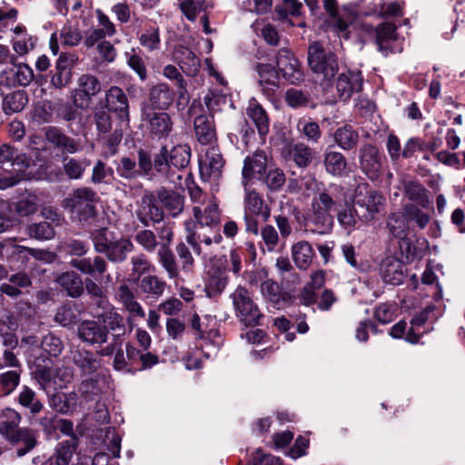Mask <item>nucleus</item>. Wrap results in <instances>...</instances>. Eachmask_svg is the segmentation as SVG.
Instances as JSON below:
<instances>
[{
    "label": "nucleus",
    "instance_id": "nucleus-39",
    "mask_svg": "<svg viewBox=\"0 0 465 465\" xmlns=\"http://www.w3.org/2000/svg\"><path fill=\"white\" fill-rule=\"evenodd\" d=\"M246 114L256 126L261 136L268 134L270 126L268 115L262 106L255 100L249 103Z\"/></svg>",
    "mask_w": 465,
    "mask_h": 465
},
{
    "label": "nucleus",
    "instance_id": "nucleus-29",
    "mask_svg": "<svg viewBox=\"0 0 465 465\" xmlns=\"http://www.w3.org/2000/svg\"><path fill=\"white\" fill-rule=\"evenodd\" d=\"M45 138L50 143L62 150L64 153H74L79 150L78 143L56 127H47L45 130Z\"/></svg>",
    "mask_w": 465,
    "mask_h": 465
},
{
    "label": "nucleus",
    "instance_id": "nucleus-56",
    "mask_svg": "<svg viewBox=\"0 0 465 465\" xmlns=\"http://www.w3.org/2000/svg\"><path fill=\"white\" fill-rule=\"evenodd\" d=\"M58 249L69 255L84 256L87 253L89 245L84 241L69 238L62 241L58 245Z\"/></svg>",
    "mask_w": 465,
    "mask_h": 465
},
{
    "label": "nucleus",
    "instance_id": "nucleus-31",
    "mask_svg": "<svg viewBox=\"0 0 465 465\" xmlns=\"http://www.w3.org/2000/svg\"><path fill=\"white\" fill-rule=\"evenodd\" d=\"M158 200L172 217L178 216L183 211L184 197L177 192L162 189L158 191Z\"/></svg>",
    "mask_w": 465,
    "mask_h": 465
},
{
    "label": "nucleus",
    "instance_id": "nucleus-45",
    "mask_svg": "<svg viewBox=\"0 0 465 465\" xmlns=\"http://www.w3.org/2000/svg\"><path fill=\"white\" fill-rule=\"evenodd\" d=\"M358 139V133L348 124L338 128L334 133L336 143L345 151L353 149L357 145Z\"/></svg>",
    "mask_w": 465,
    "mask_h": 465
},
{
    "label": "nucleus",
    "instance_id": "nucleus-22",
    "mask_svg": "<svg viewBox=\"0 0 465 465\" xmlns=\"http://www.w3.org/2000/svg\"><path fill=\"white\" fill-rule=\"evenodd\" d=\"M47 401L53 411L63 415H70L77 409L78 395L75 391H55L47 393Z\"/></svg>",
    "mask_w": 465,
    "mask_h": 465
},
{
    "label": "nucleus",
    "instance_id": "nucleus-57",
    "mask_svg": "<svg viewBox=\"0 0 465 465\" xmlns=\"http://www.w3.org/2000/svg\"><path fill=\"white\" fill-rule=\"evenodd\" d=\"M297 129L308 141L318 143L321 139L322 132L316 122L302 118L297 123Z\"/></svg>",
    "mask_w": 465,
    "mask_h": 465
},
{
    "label": "nucleus",
    "instance_id": "nucleus-33",
    "mask_svg": "<svg viewBox=\"0 0 465 465\" xmlns=\"http://www.w3.org/2000/svg\"><path fill=\"white\" fill-rule=\"evenodd\" d=\"M194 132L198 142L202 144H212L216 140L213 121L205 114L198 115L193 121Z\"/></svg>",
    "mask_w": 465,
    "mask_h": 465
},
{
    "label": "nucleus",
    "instance_id": "nucleus-44",
    "mask_svg": "<svg viewBox=\"0 0 465 465\" xmlns=\"http://www.w3.org/2000/svg\"><path fill=\"white\" fill-rule=\"evenodd\" d=\"M17 402L24 408L28 409L33 414H38L44 408L43 403L37 398L36 393L30 387L24 385L17 395Z\"/></svg>",
    "mask_w": 465,
    "mask_h": 465
},
{
    "label": "nucleus",
    "instance_id": "nucleus-20",
    "mask_svg": "<svg viewBox=\"0 0 465 465\" xmlns=\"http://www.w3.org/2000/svg\"><path fill=\"white\" fill-rule=\"evenodd\" d=\"M204 291L210 298L220 295L229 282L226 268L212 265L206 272Z\"/></svg>",
    "mask_w": 465,
    "mask_h": 465
},
{
    "label": "nucleus",
    "instance_id": "nucleus-54",
    "mask_svg": "<svg viewBox=\"0 0 465 465\" xmlns=\"http://www.w3.org/2000/svg\"><path fill=\"white\" fill-rule=\"evenodd\" d=\"M83 39L79 28L65 25L59 32V42L63 47H74L80 44Z\"/></svg>",
    "mask_w": 465,
    "mask_h": 465
},
{
    "label": "nucleus",
    "instance_id": "nucleus-41",
    "mask_svg": "<svg viewBox=\"0 0 465 465\" xmlns=\"http://www.w3.org/2000/svg\"><path fill=\"white\" fill-rule=\"evenodd\" d=\"M402 184L404 193L409 200L415 202L422 208L430 206V201L428 191L421 183L416 181H404Z\"/></svg>",
    "mask_w": 465,
    "mask_h": 465
},
{
    "label": "nucleus",
    "instance_id": "nucleus-2",
    "mask_svg": "<svg viewBox=\"0 0 465 465\" xmlns=\"http://www.w3.org/2000/svg\"><path fill=\"white\" fill-rule=\"evenodd\" d=\"M336 202L325 191L316 194L312 201L311 213L308 223L312 227L311 231L319 234H325L331 231L333 226V215Z\"/></svg>",
    "mask_w": 465,
    "mask_h": 465
},
{
    "label": "nucleus",
    "instance_id": "nucleus-62",
    "mask_svg": "<svg viewBox=\"0 0 465 465\" xmlns=\"http://www.w3.org/2000/svg\"><path fill=\"white\" fill-rule=\"evenodd\" d=\"M139 42L148 51L157 50L160 47L159 28L153 25L144 29L139 35Z\"/></svg>",
    "mask_w": 465,
    "mask_h": 465
},
{
    "label": "nucleus",
    "instance_id": "nucleus-46",
    "mask_svg": "<svg viewBox=\"0 0 465 465\" xmlns=\"http://www.w3.org/2000/svg\"><path fill=\"white\" fill-rule=\"evenodd\" d=\"M28 102V97L24 90H17L5 96L3 110L6 114L18 113L24 109Z\"/></svg>",
    "mask_w": 465,
    "mask_h": 465
},
{
    "label": "nucleus",
    "instance_id": "nucleus-52",
    "mask_svg": "<svg viewBox=\"0 0 465 465\" xmlns=\"http://www.w3.org/2000/svg\"><path fill=\"white\" fill-rule=\"evenodd\" d=\"M91 239L94 242V250L97 252L104 253L116 238L114 232L106 227H102L91 232Z\"/></svg>",
    "mask_w": 465,
    "mask_h": 465
},
{
    "label": "nucleus",
    "instance_id": "nucleus-25",
    "mask_svg": "<svg viewBox=\"0 0 465 465\" xmlns=\"http://www.w3.org/2000/svg\"><path fill=\"white\" fill-rule=\"evenodd\" d=\"M78 446V438L68 439L59 442L54 453L44 465H69Z\"/></svg>",
    "mask_w": 465,
    "mask_h": 465
},
{
    "label": "nucleus",
    "instance_id": "nucleus-6",
    "mask_svg": "<svg viewBox=\"0 0 465 465\" xmlns=\"http://www.w3.org/2000/svg\"><path fill=\"white\" fill-rule=\"evenodd\" d=\"M308 63L310 68L315 74H322L324 79L332 78L338 72L336 55L326 51L318 42H314L309 46Z\"/></svg>",
    "mask_w": 465,
    "mask_h": 465
},
{
    "label": "nucleus",
    "instance_id": "nucleus-5",
    "mask_svg": "<svg viewBox=\"0 0 465 465\" xmlns=\"http://www.w3.org/2000/svg\"><path fill=\"white\" fill-rule=\"evenodd\" d=\"M353 200L357 206L365 209L361 213L363 222L374 220L383 211L386 203L382 193L372 189L367 183H361L355 187Z\"/></svg>",
    "mask_w": 465,
    "mask_h": 465
},
{
    "label": "nucleus",
    "instance_id": "nucleus-34",
    "mask_svg": "<svg viewBox=\"0 0 465 465\" xmlns=\"http://www.w3.org/2000/svg\"><path fill=\"white\" fill-rule=\"evenodd\" d=\"M323 164L326 172L332 176L342 177L346 174L348 163L340 152L327 150L324 153Z\"/></svg>",
    "mask_w": 465,
    "mask_h": 465
},
{
    "label": "nucleus",
    "instance_id": "nucleus-4",
    "mask_svg": "<svg viewBox=\"0 0 465 465\" xmlns=\"http://www.w3.org/2000/svg\"><path fill=\"white\" fill-rule=\"evenodd\" d=\"M98 200L97 193L93 189L81 187L74 190L64 200V207L79 221L86 222L95 216V204Z\"/></svg>",
    "mask_w": 465,
    "mask_h": 465
},
{
    "label": "nucleus",
    "instance_id": "nucleus-1",
    "mask_svg": "<svg viewBox=\"0 0 465 465\" xmlns=\"http://www.w3.org/2000/svg\"><path fill=\"white\" fill-rule=\"evenodd\" d=\"M21 415L14 409L6 408L0 413V433L11 443L17 445V456L22 457L36 445L33 431L27 428H18Z\"/></svg>",
    "mask_w": 465,
    "mask_h": 465
},
{
    "label": "nucleus",
    "instance_id": "nucleus-9",
    "mask_svg": "<svg viewBox=\"0 0 465 465\" xmlns=\"http://www.w3.org/2000/svg\"><path fill=\"white\" fill-rule=\"evenodd\" d=\"M101 90L100 81L94 75L82 74L77 80V87L72 92L74 104L81 109L87 108L93 96Z\"/></svg>",
    "mask_w": 465,
    "mask_h": 465
},
{
    "label": "nucleus",
    "instance_id": "nucleus-28",
    "mask_svg": "<svg viewBox=\"0 0 465 465\" xmlns=\"http://www.w3.org/2000/svg\"><path fill=\"white\" fill-rule=\"evenodd\" d=\"M244 190V213L257 214L261 216L262 221H267L270 217V209L264 203L262 196L255 191L250 190L248 186Z\"/></svg>",
    "mask_w": 465,
    "mask_h": 465
},
{
    "label": "nucleus",
    "instance_id": "nucleus-53",
    "mask_svg": "<svg viewBox=\"0 0 465 465\" xmlns=\"http://www.w3.org/2000/svg\"><path fill=\"white\" fill-rule=\"evenodd\" d=\"M179 7L184 16L190 20L194 21L199 13L205 11L209 8V4L206 0H178Z\"/></svg>",
    "mask_w": 465,
    "mask_h": 465
},
{
    "label": "nucleus",
    "instance_id": "nucleus-42",
    "mask_svg": "<svg viewBox=\"0 0 465 465\" xmlns=\"http://www.w3.org/2000/svg\"><path fill=\"white\" fill-rule=\"evenodd\" d=\"M337 220L340 225L349 233L356 229L359 222H363L361 214L357 213L354 205L348 203L338 211Z\"/></svg>",
    "mask_w": 465,
    "mask_h": 465
},
{
    "label": "nucleus",
    "instance_id": "nucleus-32",
    "mask_svg": "<svg viewBox=\"0 0 465 465\" xmlns=\"http://www.w3.org/2000/svg\"><path fill=\"white\" fill-rule=\"evenodd\" d=\"M55 282L73 298L79 297L84 292L83 280L81 276L74 271L62 272L56 277Z\"/></svg>",
    "mask_w": 465,
    "mask_h": 465
},
{
    "label": "nucleus",
    "instance_id": "nucleus-50",
    "mask_svg": "<svg viewBox=\"0 0 465 465\" xmlns=\"http://www.w3.org/2000/svg\"><path fill=\"white\" fill-rule=\"evenodd\" d=\"M376 45L381 52L389 49V44L395 39L396 26L391 23H382L375 28Z\"/></svg>",
    "mask_w": 465,
    "mask_h": 465
},
{
    "label": "nucleus",
    "instance_id": "nucleus-55",
    "mask_svg": "<svg viewBox=\"0 0 465 465\" xmlns=\"http://www.w3.org/2000/svg\"><path fill=\"white\" fill-rule=\"evenodd\" d=\"M290 154L299 167H307L312 160V149L302 143H295L291 148Z\"/></svg>",
    "mask_w": 465,
    "mask_h": 465
},
{
    "label": "nucleus",
    "instance_id": "nucleus-7",
    "mask_svg": "<svg viewBox=\"0 0 465 465\" xmlns=\"http://www.w3.org/2000/svg\"><path fill=\"white\" fill-rule=\"evenodd\" d=\"M237 317L245 325H255L262 316L248 290L238 286L231 294Z\"/></svg>",
    "mask_w": 465,
    "mask_h": 465
},
{
    "label": "nucleus",
    "instance_id": "nucleus-43",
    "mask_svg": "<svg viewBox=\"0 0 465 465\" xmlns=\"http://www.w3.org/2000/svg\"><path fill=\"white\" fill-rule=\"evenodd\" d=\"M90 164L91 161L85 157L79 159L64 157L63 160L64 172L68 178L73 180L81 179Z\"/></svg>",
    "mask_w": 465,
    "mask_h": 465
},
{
    "label": "nucleus",
    "instance_id": "nucleus-40",
    "mask_svg": "<svg viewBox=\"0 0 465 465\" xmlns=\"http://www.w3.org/2000/svg\"><path fill=\"white\" fill-rule=\"evenodd\" d=\"M133 250V242L129 239L121 237L120 239H115L104 253L109 261L113 262H122L126 260L127 254Z\"/></svg>",
    "mask_w": 465,
    "mask_h": 465
},
{
    "label": "nucleus",
    "instance_id": "nucleus-11",
    "mask_svg": "<svg viewBox=\"0 0 465 465\" xmlns=\"http://www.w3.org/2000/svg\"><path fill=\"white\" fill-rule=\"evenodd\" d=\"M143 118L146 122L147 131L153 139H166L173 131V120L170 114L165 112L144 111Z\"/></svg>",
    "mask_w": 465,
    "mask_h": 465
},
{
    "label": "nucleus",
    "instance_id": "nucleus-38",
    "mask_svg": "<svg viewBox=\"0 0 465 465\" xmlns=\"http://www.w3.org/2000/svg\"><path fill=\"white\" fill-rule=\"evenodd\" d=\"M103 326L106 328L107 334L109 331L113 332L114 338L124 336L127 331L125 321L114 308H111L108 312L102 315Z\"/></svg>",
    "mask_w": 465,
    "mask_h": 465
},
{
    "label": "nucleus",
    "instance_id": "nucleus-18",
    "mask_svg": "<svg viewBox=\"0 0 465 465\" xmlns=\"http://www.w3.org/2000/svg\"><path fill=\"white\" fill-rule=\"evenodd\" d=\"M29 257L28 247L17 245L11 240L0 242V260L6 259L10 267L15 269L25 267Z\"/></svg>",
    "mask_w": 465,
    "mask_h": 465
},
{
    "label": "nucleus",
    "instance_id": "nucleus-14",
    "mask_svg": "<svg viewBox=\"0 0 465 465\" xmlns=\"http://www.w3.org/2000/svg\"><path fill=\"white\" fill-rule=\"evenodd\" d=\"M381 165V157L376 146L368 143L360 149V168L370 180L379 179Z\"/></svg>",
    "mask_w": 465,
    "mask_h": 465
},
{
    "label": "nucleus",
    "instance_id": "nucleus-49",
    "mask_svg": "<svg viewBox=\"0 0 465 465\" xmlns=\"http://www.w3.org/2000/svg\"><path fill=\"white\" fill-rule=\"evenodd\" d=\"M170 164L177 169L185 168L191 159V147L186 143L177 144L168 151Z\"/></svg>",
    "mask_w": 465,
    "mask_h": 465
},
{
    "label": "nucleus",
    "instance_id": "nucleus-10",
    "mask_svg": "<svg viewBox=\"0 0 465 465\" xmlns=\"http://www.w3.org/2000/svg\"><path fill=\"white\" fill-rule=\"evenodd\" d=\"M136 216L144 226H148L150 222L160 223L163 220L164 211L160 206L158 193L154 195L147 192L143 194L138 203Z\"/></svg>",
    "mask_w": 465,
    "mask_h": 465
},
{
    "label": "nucleus",
    "instance_id": "nucleus-15",
    "mask_svg": "<svg viewBox=\"0 0 465 465\" xmlns=\"http://www.w3.org/2000/svg\"><path fill=\"white\" fill-rule=\"evenodd\" d=\"M363 76L360 71L346 70L338 74L336 90L340 99L348 101L353 94L361 91Z\"/></svg>",
    "mask_w": 465,
    "mask_h": 465
},
{
    "label": "nucleus",
    "instance_id": "nucleus-13",
    "mask_svg": "<svg viewBox=\"0 0 465 465\" xmlns=\"http://www.w3.org/2000/svg\"><path fill=\"white\" fill-rule=\"evenodd\" d=\"M203 208L200 206H193V214L195 219V225L200 228L218 227L220 222V211L218 203L214 197H210L203 200Z\"/></svg>",
    "mask_w": 465,
    "mask_h": 465
},
{
    "label": "nucleus",
    "instance_id": "nucleus-8",
    "mask_svg": "<svg viewBox=\"0 0 465 465\" xmlns=\"http://www.w3.org/2000/svg\"><path fill=\"white\" fill-rule=\"evenodd\" d=\"M184 226L187 232L186 242L198 255L202 252V248L200 246L201 242L204 243L206 246H211L213 243L220 244L223 241V237L218 227L209 229V233L206 234L201 232L200 230L202 228L196 226L192 220L185 221Z\"/></svg>",
    "mask_w": 465,
    "mask_h": 465
},
{
    "label": "nucleus",
    "instance_id": "nucleus-61",
    "mask_svg": "<svg viewBox=\"0 0 465 465\" xmlns=\"http://www.w3.org/2000/svg\"><path fill=\"white\" fill-rule=\"evenodd\" d=\"M101 380L102 377L100 375L84 380L78 389L82 397L86 401H91L94 396L100 394L102 391Z\"/></svg>",
    "mask_w": 465,
    "mask_h": 465
},
{
    "label": "nucleus",
    "instance_id": "nucleus-23",
    "mask_svg": "<svg viewBox=\"0 0 465 465\" xmlns=\"http://www.w3.org/2000/svg\"><path fill=\"white\" fill-rule=\"evenodd\" d=\"M173 60L188 76L196 75L201 68L200 58L188 47L179 45L173 52Z\"/></svg>",
    "mask_w": 465,
    "mask_h": 465
},
{
    "label": "nucleus",
    "instance_id": "nucleus-21",
    "mask_svg": "<svg viewBox=\"0 0 465 465\" xmlns=\"http://www.w3.org/2000/svg\"><path fill=\"white\" fill-rule=\"evenodd\" d=\"M80 340L91 345H101L107 341V330L99 322L83 321L78 326Z\"/></svg>",
    "mask_w": 465,
    "mask_h": 465
},
{
    "label": "nucleus",
    "instance_id": "nucleus-37",
    "mask_svg": "<svg viewBox=\"0 0 465 465\" xmlns=\"http://www.w3.org/2000/svg\"><path fill=\"white\" fill-rule=\"evenodd\" d=\"M157 259L158 262L166 272L170 280L179 279L180 271L176 262L175 256L170 246H167L166 244H160V247L157 251Z\"/></svg>",
    "mask_w": 465,
    "mask_h": 465
},
{
    "label": "nucleus",
    "instance_id": "nucleus-51",
    "mask_svg": "<svg viewBox=\"0 0 465 465\" xmlns=\"http://www.w3.org/2000/svg\"><path fill=\"white\" fill-rule=\"evenodd\" d=\"M0 373V396L11 394L19 385L23 371L4 370Z\"/></svg>",
    "mask_w": 465,
    "mask_h": 465
},
{
    "label": "nucleus",
    "instance_id": "nucleus-17",
    "mask_svg": "<svg viewBox=\"0 0 465 465\" xmlns=\"http://www.w3.org/2000/svg\"><path fill=\"white\" fill-rule=\"evenodd\" d=\"M267 167V155L262 150L255 151L252 155H248L244 159L242 171V185L244 188L248 186L249 182L257 177H263Z\"/></svg>",
    "mask_w": 465,
    "mask_h": 465
},
{
    "label": "nucleus",
    "instance_id": "nucleus-64",
    "mask_svg": "<svg viewBox=\"0 0 465 465\" xmlns=\"http://www.w3.org/2000/svg\"><path fill=\"white\" fill-rule=\"evenodd\" d=\"M285 102L292 108L305 107L310 103V94L299 89L290 88L285 93Z\"/></svg>",
    "mask_w": 465,
    "mask_h": 465
},
{
    "label": "nucleus",
    "instance_id": "nucleus-3",
    "mask_svg": "<svg viewBox=\"0 0 465 465\" xmlns=\"http://www.w3.org/2000/svg\"><path fill=\"white\" fill-rule=\"evenodd\" d=\"M276 65L278 72L269 64H260L258 72L261 77H263L264 74L267 73L276 78L277 74H280L284 80L292 84H296L303 79L300 64L289 48L283 47L279 50L276 55Z\"/></svg>",
    "mask_w": 465,
    "mask_h": 465
},
{
    "label": "nucleus",
    "instance_id": "nucleus-60",
    "mask_svg": "<svg viewBox=\"0 0 465 465\" xmlns=\"http://www.w3.org/2000/svg\"><path fill=\"white\" fill-rule=\"evenodd\" d=\"M134 241L147 252H153L160 245L154 232L149 229L138 231L134 235Z\"/></svg>",
    "mask_w": 465,
    "mask_h": 465
},
{
    "label": "nucleus",
    "instance_id": "nucleus-12",
    "mask_svg": "<svg viewBox=\"0 0 465 465\" xmlns=\"http://www.w3.org/2000/svg\"><path fill=\"white\" fill-rule=\"evenodd\" d=\"M224 161L219 150L212 146L199 160L200 175L203 181L216 182L222 175Z\"/></svg>",
    "mask_w": 465,
    "mask_h": 465
},
{
    "label": "nucleus",
    "instance_id": "nucleus-30",
    "mask_svg": "<svg viewBox=\"0 0 465 465\" xmlns=\"http://www.w3.org/2000/svg\"><path fill=\"white\" fill-rule=\"evenodd\" d=\"M140 292L147 298L159 299L167 286L166 282L155 274H147L137 284Z\"/></svg>",
    "mask_w": 465,
    "mask_h": 465
},
{
    "label": "nucleus",
    "instance_id": "nucleus-35",
    "mask_svg": "<svg viewBox=\"0 0 465 465\" xmlns=\"http://www.w3.org/2000/svg\"><path fill=\"white\" fill-rule=\"evenodd\" d=\"M292 256L296 266L301 270H306L315 257L314 250L306 241L295 242L292 247Z\"/></svg>",
    "mask_w": 465,
    "mask_h": 465
},
{
    "label": "nucleus",
    "instance_id": "nucleus-58",
    "mask_svg": "<svg viewBox=\"0 0 465 465\" xmlns=\"http://www.w3.org/2000/svg\"><path fill=\"white\" fill-rule=\"evenodd\" d=\"M28 234L31 238L39 241L53 239L55 235L54 226L48 222L32 223L28 226Z\"/></svg>",
    "mask_w": 465,
    "mask_h": 465
},
{
    "label": "nucleus",
    "instance_id": "nucleus-36",
    "mask_svg": "<svg viewBox=\"0 0 465 465\" xmlns=\"http://www.w3.org/2000/svg\"><path fill=\"white\" fill-rule=\"evenodd\" d=\"M73 362L83 374L94 373L101 366L100 359L90 351H76L73 354Z\"/></svg>",
    "mask_w": 465,
    "mask_h": 465
},
{
    "label": "nucleus",
    "instance_id": "nucleus-19",
    "mask_svg": "<svg viewBox=\"0 0 465 465\" xmlns=\"http://www.w3.org/2000/svg\"><path fill=\"white\" fill-rule=\"evenodd\" d=\"M116 298L124 309L128 312L127 321L132 322L136 319H144L145 312L137 301L133 290L126 284L119 286L116 292Z\"/></svg>",
    "mask_w": 465,
    "mask_h": 465
},
{
    "label": "nucleus",
    "instance_id": "nucleus-27",
    "mask_svg": "<svg viewBox=\"0 0 465 465\" xmlns=\"http://www.w3.org/2000/svg\"><path fill=\"white\" fill-rule=\"evenodd\" d=\"M70 265L84 274L91 276L102 275L107 270V263L101 256L92 258L73 259Z\"/></svg>",
    "mask_w": 465,
    "mask_h": 465
},
{
    "label": "nucleus",
    "instance_id": "nucleus-48",
    "mask_svg": "<svg viewBox=\"0 0 465 465\" xmlns=\"http://www.w3.org/2000/svg\"><path fill=\"white\" fill-rule=\"evenodd\" d=\"M404 6L405 3L403 1L385 2L384 0H378L374 3L372 13L382 17L402 16Z\"/></svg>",
    "mask_w": 465,
    "mask_h": 465
},
{
    "label": "nucleus",
    "instance_id": "nucleus-63",
    "mask_svg": "<svg viewBox=\"0 0 465 465\" xmlns=\"http://www.w3.org/2000/svg\"><path fill=\"white\" fill-rule=\"evenodd\" d=\"M116 173L124 179H134L140 176V171L134 159L130 157H122L116 165Z\"/></svg>",
    "mask_w": 465,
    "mask_h": 465
},
{
    "label": "nucleus",
    "instance_id": "nucleus-16",
    "mask_svg": "<svg viewBox=\"0 0 465 465\" xmlns=\"http://www.w3.org/2000/svg\"><path fill=\"white\" fill-rule=\"evenodd\" d=\"M105 107L127 124L130 122L129 102L122 88L111 86L105 93Z\"/></svg>",
    "mask_w": 465,
    "mask_h": 465
},
{
    "label": "nucleus",
    "instance_id": "nucleus-26",
    "mask_svg": "<svg viewBox=\"0 0 465 465\" xmlns=\"http://www.w3.org/2000/svg\"><path fill=\"white\" fill-rule=\"evenodd\" d=\"M174 93L167 84L160 83L149 91V102L153 109L166 110L173 104Z\"/></svg>",
    "mask_w": 465,
    "mask_h": 465
},
{
    "label": "nucleus",
    "instance_id": "nucleus-47",
    "mask_svg": "<svg viewBox=\"0 0 465 465\" xmlns=\"http://www.w3.org/2000/svg\"><path fill=\"white\" fill-rule=\"evenodd\" d=\"M131 275L135 281H140L144 275L151 274L154 271L153 264L144 253H139L131 257Z\"/></svg>",
    "mask_w": 465,
    "mask_h": 465
},
{
    "label": "nucleus",
    "instance_id": "nucleus-24",
    "mask_svg": "<svg viewBox=\"0 0 465 465\" xmlns=\"http://www.w3.org/2000/svg\"><path fill=\"white\" fill-rule=\"evenodd\" d=\"M381 274L384 282L392 285H400L405 278L404 264L396 257H387L381 262Z\"/></svg>",
    "mask_w": 465,
    "mask_h": 465
},
{
    "label": "nucleus",
    "instance_id": "nucleus-59",
    "mask_svg": "<svg viewBox=\"0 0 465 465\" xmlns=\"http://www.w3.org/2000/svg\"><path fill=\"white\" fill-rule=\"evenodd\" d=\"M261 292L263 298L273 305H279L283 300L280 285L272 280H267L262 283Z\"/></svg>",
    "mask_w": 465,
    "mask_h": 465
}]
</instances>
